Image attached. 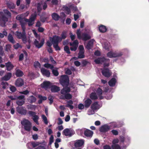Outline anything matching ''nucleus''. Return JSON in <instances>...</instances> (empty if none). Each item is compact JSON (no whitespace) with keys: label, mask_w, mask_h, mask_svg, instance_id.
I'll use <instances>...</instances> for the list:
<instances>
[{"label":"nucleus","mask_w":149,"mask_h":149,"mask_svg":"<svg viewBox=\"0 0 149 149\" xmlns=\"http://www.w3.org/2000/svg\"><path fill=\"white\" fill-rule=\"evenodd\" d=\"M27 108L28 109L35 110L36 108V106L32 104H29L27 106Z\"/></svg>","instance_id":"43"},{"label":"nucleus","mask_w":149,"mask_h":149,"mask_svg":"<svg viewBox=\"0 0 149 149\" xmlns=\"http://www.w3.org/2000/svg\"><path fill=\"white\" fill-rule=\"evenodd\" d=\"M67 31H63L61 35V37H60L61 40L62 41L63 39H65L67 37Z\"/></svg>","instance_id":"33"},{"label":"nucleus","mask_w":149,"mask_h":149,"mask_svg":"<svg viewBox=\"0 0 149 149\" xmlns=\"http://www.w3.org/2000/svg\"><path fill=\"white\" fill-rule=\"evenodd\" d=\"M88 62L85 60H83L81 63L82 64V66H86L87 64L88 63Z\"/></svg>","instance_id":"60"},{"label":"nucleus","mask_w":149,"mask_h":149,"mask_svg":"<svg viewBox=\"0 0 149 149\" xmlns=\"http://www.w3.org/2000/svg\"><path fill=\"white\" fill-rule=\"evenodd\" d=\"M12 76V74L10 73H8L6 75L3 77L2 78L3 80L7 81L9 80Z\"/></svg>","instance_id":"27"},{"label":"nucleus","mask_w":149,"mask_h":149,"mask_svg":"<svg viewBox=\"0 0 149 149\" xmlns=\"http://www.w3.org/2000/svg\"><path fill=\"white\" fill-rule=\"evenodd\" d=\"M65 51L68 54H70V50L68 46H65L64 48Z\"/></svg>","instance_id":"50"},{"label":"nucleus","mask_w":149,"mask_h":149,"mask_svg":"<svg viewBox=\"0 0 149 149\" xmlns=\"http://www.w3.org/2000/svg\"><path fill=\"white\" fill-rule=\"evenodd\" d=\"M24 74L23 72L19 69H17L16 70L15 75L17 77H22Z\"/></svg>","instance_id":"32"},{"label":"nucleus","mask_w":149,"mask_h":149,"mask_svg":"<svg viewBox=\"0 0 149 149\" xmlns=\"http://www.w3.org/2000/svg\"><path fill=\"white\" fill-rule=\"evenodd\" d=\"M64 97L65 99L69 100L72 98V95L68 93L65 94Z\"/></svg>","instance_id":"51"},{"label":"nucleus","mask_w":149,"mask_h":149,"mask_svg":"<svg viewBox=\"0 0 149 149\" xmlns=\"http://www.w3.org/2000/svg\"><path fill=\"white\" fill-rule=\"evenodd\" d=\"M76 34L77 36V38L78 39H80V37L81 35V33L80 29H79L77 30Z\"/></svg>","instance_id":"56"},{"label":"nucleus","mask_w":149,"mask_h":149,"mask_svg":"<svg viewBox=\"0 0 149 149\" xmlns=\"http://www.w3.org/2000/svg\"><path fill=\"white\" fill-rule=\"evenodd\" d=\"M16 35L17 38L19 39H22L24 43L25 44L26 42L27 39L25 30L24 31L23 30L22 33L18 31H16Z\"/></svg>","instance_id":"4"},{"label":"nucleus","mask_w":149,"mask_h":149,"mask_svg":"<svg viewBox=\"0 0 149 149\" xmlns=\"http://www.w3.org/2000/svg\"><path fill=\"white\" fill-rule=\"evenodd\" d=\"M90 98L92 100H95L98 98V97L96 93L93 92L90 95Z\"/></svg>","instance_id":"36"},{"label":"nucleus","mask_w":149,"mask_h":149,"mask_svg":"<svg viewBox=\"0 0 149 149\" xmlns=\"http://www.w3.org/2000/svg\"><path fill=\"white\" fill-rule=\"evenodd\" d=\"M84 140L80 139L76 140L74 143V145L76 148H78L81 147L84 144Z\"/></svg>","instance_id":"13"},{"label":"nucleus","mask_w":149,"mask_h":149,"mask_svg":"<svg viewBox=\"0 0 149 149\" xmlns=\"http://www.w3.org/2000/svg\"><path fill=\"white\" fill-rule=\"evenodd\" d=\"M51 83L49 81H44L41 84V87L45 89L50 88L51 86Z\"/></svg>","instance_id":"8"},{"label":"nucleus","mask_w":149,"mask_h":149,"mask_svg":"<svg viewBox=\"0 0 149 149\" xmlns=\"http://www.w3.org/2000/svg\"><path fill=\"white\" fill-rule=\"evenodd\" d=\"M97 93L100 100H101L103 99L104 97L102 95V89L100 88H98L97 91Z\"/></svg>","instance_id":"19"},{"label":"nucleus","mask_w":149,"mask_h":149,"mask_svg":"<svg viewBox=\"0 0 149 149\" xmlns=\"http://www.w3.org/2000/svg\"><path fill=\"white\" fill-rule=\"evenodd\" d=\"M92 102V101L90 99L88 98L84 102V106L85 107L88 108L90 106Z\"/></svg>","instance_id":"21"},{"label":"nucleus","mask_w":149,"mask_h":149,"mask_svg":"<svg viewBox=\"0 0 149 149\" xmlns=\"http://www.w3.org/2000/svg\"><path fill=\"white\" fill-rule=\"evenodd\" d=\"M51 39H52V41L53 44H58L59 42L61 41L60 37L56 35L54 36L52 38L50 37V40H51Z\"/></svg>","instance_id":"9"},{"label":"nucleus","mask_w":149,"mask_h":149,"mask_svg":"<svg viewBox=\"0 0 149 149\" xmlns=\"http://www.w3.org/2000/svg\"><path fill=\"white\" fill-rule=\"evenodd\" d=\"M17 111L19 114L22 115H26L27 113V110L23 107L18 106L16 108Z\"/></svg>","instance_id":"7"},{"label":"nucleus","mask_w":149,"mask_h":149,"mask_svg":"<svg viewBox=\"0 0 149 149\" xmlns=\"http://www.w3.org/2000/svg\"><path fill=\"white\" fill-rule=\"evenodd\" d=\"M8 21V18L2 12H0V24L2 27L6 26V22Z\"/></svg>","instance_id":"3"},{"label":"nucleus","mask_w":149,"mask_h":149,"mask_svg":"<svg viewBox=\"0 0 149 149\" xmlns=\"http://www.w3.org/2000/svg\"><path fill=\"white\" fill-rule=\"evenodd\" d=\"M93 131L86 129L84 132V134L87 137L91 138L93 134Z\"/></svg>","instance_id":"17"},{"label":"nucleus","mask_w":149,"mask_h":149,"mask_svg":"<svg viewBox=\"0 0 149 149\" xmlns=\"http://www.w3.org/2000/svg\"><path fill=\"white\" fill-rule=\"evenodd\" d=\"M24 84V81L23 79L21 78H18L15 82V85L18 87H21Z\"/></svg>","instance_id":"16"},{"label":"nucleus","mask_w":149,"mask_h":149,"mask_svg":"<svg viewBox=\"0 0 149 149\" xmlns=\"http://www.w3.org/2000/svg\"><path fill=\"white\" fill-rule=\"evenodd\" d=\"M21 124L24 127L25 130L30 132L31 129L32 124L31 122L28 120L24 119L21 122Z\"/></svg>","instance_id":"2"},{"label":"nucleus","mask_w":149,"mask_h":149,"mask_svg":"<svg viewBox=\"0 0 149 149\" xmlns=\"http://www.w3.org/2000/svg\"><path fill=\"white\" fill-rule=\"evenodd\" d=\"M40 143L38 142L32 141L31 142V144L33 148H35L38 146Z\"/></svg>","instance_id":"45"},{"label":"nucleus","mask_w":149,"mask_h":149,"mask_svg":"<svg viewBox=\"0 0 149 149\" xmlns=\"http://www.w3.org/2000/svg\"><path fill=\"white\" fill-rule=\"evenodd\" d=\"M3 13L4 14H5L7 17L8 18H11V13L7 9H4L3 10Z\"/></svg>","instance_id":"34"},{"label":"nucleus","mask_w":149,"mask_h":149,"mask_svg":"<svg viewBox=\"0 0 149 149\" xmlns=\"http://www.w3.org/2000/svg\"><path fill=\"white\" fill-rule=\"evenodd\" d=\"M37 16V15L36 14L34 15H32L31 17L28 19L27 18H24V21L25 22H28V24L29 26H31L32 25L34 24V22L35 21Z\"/></svg>","instance_id":"5"},{"label":"nucleus","mask_w":149,"mask_h":149,"mask_svg":"<svg viewBox=\"0 0 149 149\" xmlns=\"http://www.w3.org/2000/svg\"><path fill=\"white\" fill-rule=\"evenodd\" d=\"M112 54L113 58L120 57L123 55V53L122 52L117 53L112 52Z\"/></svg>","instance_id":"35"},{"label":"nucleus","mask_w":149,"mask_h":149,"mask_svg":"<svg viewBox=\"0 0 149 149\" xmlns=\"http://www.w3.org/2000/svg\"><path fill=\"white\" fill-rule=\"evenodd\" d=\"M8 41L11 43L13 44L15 43V41L14 39L13 38L11 34H9L8 37Z\"/></svg>","instance_id":"31"},{"label":"nucleus","mask_w":149,"mask_h":149,"mask_svg":"<svg viewBox=\"0 0 149 149\" xmlns=\"http://www.w3.org/2000/svg\"><path fill=\"white\" fill-rule=\"evenodd\" d=\"M99 105L97 101L94 102L91 106V109L93 111H95L99 108Z\"/></svg>","instance_id":"18"},{"label":"nucleus","mask_w":149,"mask_h":149,"mask_svg":"<svg viewBox=\"0 0 149 149\" xmlns=\"http://www.w3.org/2000/svg\"><path fill=\"white\" fill-rule=\"evenodd\" d=\"M102 73L103 76L107 78L109 77L111 74L109 70L105 68L102 70Z\"/></svg>","instance_id":"11"},{"label":"nucleus","mask_w":149,"mask_h":149,"mask_svg":"<svg viewBox=\"0 0 149 149\" xmlns=\"http://www.w3.org/2000/svg\"><path fill=\"white\" fill-rule=\"evenodd\" d=\"M52 72L53 75L55 76H57L59 74L57 70L53 69Z\"/></svg>","instance_id":"53"},{"label":"nucleus","mask_w":149,"mask_h":149,"mask_svg":"<svg viewBox=\"0 0 149 149\" xmlns=\"http://www.w3.org/2000/svg\"><path fill=\"white\" fill-rule=\"evenodd\" d=\"M24 18H22L19 15H17L16 17V19L17 20H19L21 27L22 30L24 31L26 29L25 25L26 24L25 21H24Z\"/></svg>","instance_id":"6"},{"label":"nucleus","mask_w":149,"mask_h":149,"mask_svg":"<svg viewBox=\"0 0 149 149\" xmlns=\"http://www.w3.org/2000/svg\"><path fill=\"white\" fill-rule=\"evenodd\" d=\"M65 73L66 74L69 75H71L72 74L71 71L68 68H66L65 69Z\"/></svg>","instance_id":"57"},{"label":"nucleus","mask_w":149,"mask_h":149,"mask_svg":"<svg viewBox=\"0 0 149 149\" xmlns=\"http://www.w3.org/2000/svg\"><path fill=\"white\" fill-rule=\"evenodd\" d=\"M79 44L78 41L77 40H75L72 43H70V45L71 46H77L78 47Z\"/></svg>","instance_id":"47"},{"label":"nucleus","mask_w":149,"mask_h":149,"mask_svg":"<svg viewBox=\"0 0 149 149\" xmlns=\"http://www.w3.org/2000/svg\"><path fill=\"white\" fill-rule=\"evenodd\" d=\"M99 58L101 63H104L105 62H109V59H106L104 57Z\"/></svg>","instance_id":"46"},{"label":"nucleus","mask_w":149,"mask_h":149,"mask_svg":"<svg viewBox=\"0 0 149 149\" xmlns=\"http://www.w3.org/2000/svg\"><path fill=\"white\" fill-rule=\"evenodd\" d=\"M51 90L52 92H57L60 90V88L55 85L51 86Z\"/></svg>","instance_id":"20"},{"label":"nucleus","mask_w":149,"mask_h":149,"mask_svg":"<svg viewBox=\"0 0 149 149\" xmlns=\"http://www.w3.org/2000/svg\"><path fill=\"white\" fill-rule=\"evenodd\" d=\"M54 141V137L53 135H51L50 138H49V143L50 144H52V143Z\"/></svg>","instance_id":"63"},{"label":"nucleus","mask_w":149,"mask_h":149,"mask_svg":"<svg viewBox=\"0 0 149 149\" xmlns=\"http://www.w3.org/2000/svg\"><path fill=\"white\" fill-rule=\"evenodd\" d=\"M38 97L39 100L38 101L39 104H41L42 103V101L45 100L47 99V97L45 96H42L40 95H38Z\"/></svg>","instance_id":"25"},{"label":"nucleus","mask_w":149,"mask_h":149,"mask_svg":"<svg viewBox=\"0 0 149 149\" xmlns=\"http://www.w3.org/2000/svg\"><path fill=\"white\" fill-rule=\"evenodd\" d=\"M28 113L31 116H32L33 117L36 114L35 112L32 111H29L28 112Z\"/></svg>","instance_id":"59"},{"label":"nucleus","mask_w":149,"mask_h":149,"mask_svg":"<svg viewBox=\"0 0 149 149\" xmlns=\"http://www.w3.org/2000/svg\"><path fill=\"white\" fill-rule=\"evenodd\" d=\"M80 38V39H81L83 40L84 41L89 40L91 38L90 35L86 33H83Z\"/></svg>","instance_id":"12"},{"label":"nucleus","mask_w":149,"mask_h":149,"mask_svg":"<svg viewBox=\"0 0 149 149\" xmlns=\"http://www.w3.org/2000/svg\"><path fill=\"white\" fill-rule=\"evenodd\" d=\"M63 134L66 136H71L70 130L68 128H66L64 130L63 132Z\"/></svg>","instance_id":"29"},{"label":"nucleus","mask_w":149,"mask_h":149,"mask_svg":"<svg viewBox=\"0 0 149 149\" xmlns=\"http://www.w3.org/2000/svg\"><path fill=\"white\" fill-rule=\"evenodd\" d=\"M1 85L2 86V88L3 89H6L8 86V84L7 82L2 81L1 83Z\"/></svg>","instance_id":"42"},{"label":"nucleus","mask_w":149,"mask_h":149,"mask_svg":"<svg viewBox=\"0 0 149 149\" xmlns=\"http://www.w3.org/2000/svg\"><path fill=\"white\" fill-rule=\"evenodd\" d=\"M93 43L92 40H89L87 43V45L86 46V48L88 50L91 49L93 46Z\"/></svg>","instance_id":"30"},{"label":"nucleus","mask_w":149,"mask_h":149,"mask_svg":"<svg viewBox=\"0 0 149 149\" xmlns=\"http://www.w3.org/2000/svg\"><path fill=\"white\" fill-rule=\"evenodd\" d=\"M45 43V39L42 38L41 40L40 43L39 41L36 39H35L34 41V45L36 47L38 48H40L42 47Z\"/></svg>","instance_id":"10"},{"label":"nucleus","mask_w":149,"mask_h":149,"mask_svg":"<svg viewBox=\"0 0 149 149\" xmlns=\"http://www.w3.org/2000/svg\"><path fill=\"white\" fill-rule=\"evenodd\" d=\"M99 30L100 32L104 33L107 31V29L105 26L101 25L99 27Z\"/></svg>","instance_id":"22"},{"label":"nucleus","mask_w":149,"mask_h":149,"mask_svg":"<svg viewBox=\"0 0 149 149\" xmlns=\"http://www.w3.org/2000/svg\"><path fill=\"white\" fill-rule=\"evenodd\" d=\"M24 57V55L23 53L20 54L19 56V61H22L23 60Z\"/></svg>","instance_id":"64"},{"label":"nucleus","mask_w":149,"mask_h":149,"mask_svg":"<svg viewBox=\"0 0 149 149\" xmlns=\"http://www.w3.org/2000/svg\"><path fill=\"white\" fill-rule=\"evenodd\" d=\"M7 6L9 9H14L15 6V5L12 2L8 3H6Z\"/></svg>","instance_id":"37"},{"label":"nucleus","mask_w":149,"mask_h":149,"mask_svg":"<svg viewBox=\"0 0 149 149\" xmlns=\"http://www.w3.org/2000/svg\"><path fill=\"white\" fill-rule=\"evenodd\" d=\"M112 54V52L110 51L107 53V56L109 58H113Z\"/></svg>","instance_id":"61"},{"label":"nucleus","mask_w":149,"mask_h":149,"mask_svg":"<svg viewBox=\"0 0 149 149\" xmlns=\"http://www.w3.org/2000/svg\"><path fill=\"white\" fill-rule=\"evenodd\" d=\"M33 66L35 68H37L38 67L40 68H41L40 64L38 61H35L34 63Z\"/></svg>","instance_id":"41"},{"label":"nucleus","mask_w":149,"mask_h":149,"mask_svg":"<svg viewBox=\"0 0 149 149\" xmlns=\"http://www.w3.org/2000/svg\"><path fill=\"white\" fill-rule=\"evenodd\" d=\"M84 51H79L78 55V58H84Z\"/></svg>","instance_id":"39"},{"label":"nucleus","mask_w":149,"mask_h":149,"mask_svg":"<svg viewBox=\"0 0 149 149\" xmlns=\"http://www.w3.org/2000/svg\"><path fill=\"white\" fill-rule=\"evenodd\" d=\"M112 149H121V147L119 145L117 144L112 145L111 146Z\"/></svg>","instance_id":"49"},{"label":"nucleus","mask_w":149,"mask_h":149,"mask_svg":"<svg viewBox=\"0 0 149 149\" xmlns=\"http://www.w3.org/2000/svg\"><path fill=\"white\" fill-rule=\"evenodd\" d=\"M40 61L41 62H45L46 63H49V60L48 58H40Z\"/></svg>","instance_id":"48"},{"label":"nucleus","mask_w":149,"mask_h":149,"mask_svg":"<svg viewBox=\"0 0 149 149\" xmlns=\"http://www.w3.org/2000/svg\"><path fill=\"white\" fill-rule=\"evenodd\" d=\"M25 100V99H24V100H17L16 102V103L19 106H21L24 104Z\"/></svg>","instance_id":"40"},{"label":"nucleus","mask_w":149,"mask_h":149,"mask_svg":"<svg viewBox=\"0 0 149 149\" xmlns=\"http://www.w3.org/2000/svg\"><path fill=\"white\" fill-rule=\"evenodd\" d=\"M40 70L43 76H45L48 77H50V73L49 70L44 68H42Z\"/></svg>","instance_id":"15"},{"label":"nucleus","mask_w":149,"mask_h":149,"mask_svg":"<svg viewBox=\"0 0 149 149\" xmlns=\"http://www.w3.org/2000/svg\"><path fill=\"white\" fill-rule=\"evenodd\" d=\"M65 10L66 12V13L67 14H69L71 13V10L67 6H64L63 7Z\"/></svg>","instance_id":"44"},{"label":"nucleus","mask_w":149,"mask_h":149,"mask_svg":"<svg viewBox=\"0 0 149 149\" xmlns=\"http://www.w3.org/2000/svg\"><path fill=\"white\" fill-rule=\"evenodd\" d=\"M53 47L55 49L56 51L60 50L61 48L58 46V44H53Z\"/></svg>","instance_id":"55"},{"label":"nucleus","mask_w":149,"mask_h":149,"mask_svg":"<svg viewBox=\"0 0 149 149\" xmlns=\"http://www.w3.org/2000/svg\"><path fill=\"white\" fill-rule=\"evenodd\" d=\"M52 18L56 21H58L60 18V16L56 13H53L51 15Z\"/></svg>","instance_id":"24"},{"label":"nucleus","mask_w":149,"mask_h":149,"mask_svg":"<svg viewBox=\"0 0 149 149\" xmlns=\"http://www.w3.org/2000/svg\"><path fill=\"white\" fill-rule=\"evenodd\" d=\"M42 118L45 124L47 125L48 124V122L46 117L45 115H42Z\"/></svg>","instance_id":"52"},{"label":"nucleus","mask_w":149,"mask_h":149,"mask_svg":"<svg viewBox=\"0 0 149 149\" xmlns=\"http://www.w3.org/2000/svg\"><path fill=\"white\" fill-rule=\"evenodd\" d=\"M28 101L30 103L32 104L35 102L36 100V98L33 95L29 97L28 99Z\"/></svg>","instance_id":"26"},{"label":"nucleus","mask_w":149,"mask_h":149,"mask_svg":"<svg viewBox=\"0 0 149 149\" xmlns=\"http://www.w3.org/2000/svg\"><path fill=\"white\" fill-rule=\"evenodd\" d=\"M6 66L7 68V70L8 71H10L13 69L14 67L13 65L10 62H8L6 63Z\"/></svg>","instance_id":"28"},{"label":"nucleus","mask_w":149,"mask_h":149,"mask_svg":"<svg viewBox=\"0 0 149 149\" xmlns=\"http://www.w3.org/2000/svg\"><path fill=\"white\" fill-rule=\"evenodd\" d=\"M110 126L107 125L102 126L100 128V131L101 132L105 133L108 132L110 129Z\"/></svg>","instance_id":"14"},{"label":"nucleus","mask_w":149,"mask_h":149,"mask_svg":"<svg viewBox=\"0 0 149 149\" xmlns=\"http://www.w3.org/2000/svg\"><path fill=\"white\" fill-rule=\"evenodd\" d=\"M116 80L115 78H112L108 82L109 86L111 87H113L115 86L116 82Z\"/></svg>","instance_id":"23"},{"label":"nucleus","mask_w":149,"mask_h":149,"mask_svg":"<svg viewBox=\"0 0 149 149\" xmlns=\"http://www.w3.org/2000/svg\"><path fill=\"white\" fill-rule=\"evenodd\" d=\"M39 117L37 115H36L32 118V119L34 122H35L37 125H38L39 123L38 122V120L39 119Z\"/></svg>","instance_id":"38"},{"label":"nucleus","mask_w":149,"mask_h":149,"mask_svg":"<svg viewBox=\"0 0 149 149\" xmlns=\"http://www.w3.org/2000/svg\"><path fill=\"white\" fill-rule=\"evenodd\" d=\"M61 84L63 87L68 86L69 83L68 76L66 75H62L59 80Z\"/></svg>","instance_id":"1"},{"label":"nucleus","mask_w":149,"mask_h":149,"mask_svg":"<svg viewBox=\"0 0 149 149\" xmlns=\"http://www.w3.org/2000/svg\"><path fill=\"white\" fill-rule=\"evenodd\" d=\"M9 97L12 100H18L17 96L16 95L9 96Z\"/></svg>","instance_id":"54"},{"label":"nucleus","mask_w":149,"mask_h":149,"mask_svg":"<svg viewBox=\"0 0 149 149\" xmlns=\"http://www.w3.org/2000/svg\"><path fill=\"white\" fill-rule=\"evenodd\" d=\"M84 106L82 103L79 104L78 105V108L79 109H83L84 108Z\"/></svg>","instance_id":"62"},{"label":"nucleus","mask_w":149,"mask_h":149,"mask_svg":"<svg viewBox=\"0 0 149 149\" xmlns=\"http://www.w3.org/2000/svg\"><path fill=\"white\" fill-rule=\"evenodd\" d=\"M13 47L15 49H17L19 48H22V46L19 43H17L16 44L13 45Z\"/></svg>","instance_id":"58"}]
</instances>
